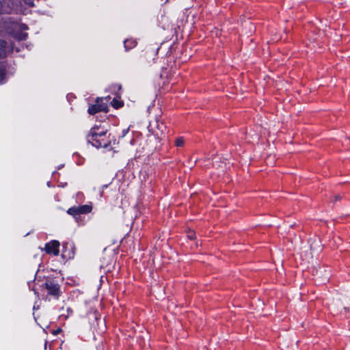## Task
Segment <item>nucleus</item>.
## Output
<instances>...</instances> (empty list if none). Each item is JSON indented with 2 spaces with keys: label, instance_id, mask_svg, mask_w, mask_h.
<instances>
[{
  "label": "nucleus",
  "instance_id": "nucleus-4",
  "mask_svg": "<svg viewBox=\"0 0 350 350\" xmlns=\"http://www.w3.org/2000/svg\"><path fill=\"white\" fill-rule=\"evenodd\" d=\"M109 111V107L106 103L103 102V98L100 97L96 98L95 104L91 105L88 109V112L90 115H95L99 112H105L107 113Z\"/></svg>",
  "mask_w": 350,
  "mask_h": 350
},
{
  "label": "nucleus",
  "instance_id": "nucleus-5",
  "mask_svg": "<svg viewBox=\"0 0 350 350\" xmlns=\"http://www.w3.org/2000/svg\"><path fill=\"white\" fill-rule=\"evenodd\" d=\"M148 131L154 135L159 136V135L164 134L167 132V127L162 122L157 120L150 122L148 126Z\"/></svg>",
  "mask_w": 350,
  "mask_h": 350
},
{
  "label": "nucleus",
  "instance_id": "nucleus-18",
  "mask_svg": "<svg viewBox=\"0 0 350 350\" xmlns=\"http://www.w3.org/2000/svg\"><path fill=\"white\" fill-rule=\"evenodd\" d=\"M20 28L21 30H27L29 29L28 26L25 23H21L20 25Z\"/></svg>",
  "mask_w": 350,
  "mask_h": 350
},
{
  "label": "nucleus",
  "instance_id": "nucleus-7",
  "mask_svg": "<svg viewBox=\"0 0 350 350\" xmlns=\"http://www.w3.org/2000/svg\"><path fill=\"white\" fill-rule=\"evenodd\" d=\"M60 243L57 240H52L44 245V251L47 254L57 256L59 254Z\"/></svg>",
  "mask_w": 350,
  "mask_h": 350
},
{
  "label": "nucleus",
  "instance_id": "nucleus-6",
  "mask_svg": "<svg viewBox=\"0 0 350 350\" xmlns=\"http://www.w3.org/2000/svg\"><path fill=\"white\" fill-rule=\"evenodd\" d=\"M75 255V247L72 243L64 242L62 243V258L68 261L73 259Z\"/></svg>",
  "mask_w": 350,
  "mask_h": 350
},
{
  "label": "nucleus",
  "instance_id": "nucleus-1",
  "mask_svg": "<svg viewBox=\"0 0 350 350\" xmlns=\"http://www.w3.org/2000/svg\"><path fill=\"white\" fill-rule=\"evenodd\" d=\"M42 286L46 291V296L55 300H59L62 295L61 285L55 278H48L45 280Z\"/></svg>",
  "mask_w": 350,
  "mask_h": 350
},
{
  "label": "nucleus",
  "instance_id": "nucleus-21",
  "mask_svg": "<svg viewBox=\"0 0 350 350\" xmlns=\"http://www.w3.org/2000/svg\"><path fill=\"white\" fill-rule=\"evenodd\" d=\"M61 331H62V329H61L60 328H58L57 329H56L55 331H54L53 334H59Z\"/></svg>",
  "mask_w": 350,
  "mask_h": 350
},
{
  "label": "nucleus",
  "instance_id": "nucleus-9",
  "mask_svg": "<svg viewBox=\"0 0 350 350\" xmlns=\"http://www.w3.org/2000/svg\"><path fill=\"white\" fill-rule=\"evenodd\" d=\"M137 44V40L133 38L126 39L124 41V47L126 51H129V50L135 48Z\"/></svg>",
  "mask_w": 350,
  "mask_h": 350
},
{
  "label": "nucleus",
  "instance_id": "nucleus-10",
  "mask_svg": "<svg viewBox=\"0 0 350 350\" xmlns=\"http://www.w3.org/2000/svg\"><path fill=\"white\" fill-rule=\"evenodd\" d=\"M7 42L4 40L0 39V58H4L6 56Z\"/></svg>",
  "mask_w": 350,
  "mask_h": 350
},
{
  "label": "nucleus",
  "instance_id": "nucleus-19",
  "mask_svg": "<svg viewBox=\"0 0 350 350\" xmlns=\"http://www.w3.org/2000/svg\"><path fill=\"white\" fill-rule=\"evenodd\" d=\"M342 196L340 194H336L334 196L335 202L340 201L342 199Z\"/></svg>",
  "mask_w": 350,
  "mask_h": 350
},
{
  "label": "nucleus",
  "instance_id": "nucleus-20",
  "mask_svg": "<svg viewBox=\"0 0 350 350\" xmlns=\"http://www.w3.org/2000/svg\"><path fill=\"white\" fill-rule=\"evenodd\" d=\"M128 131H129V129L122 130V134L121 137H124L125 135L128 133Z\"/></svg>",
  "mask_w": 350,
  "mask_h": 350
},
{
  "label": "nucleus",
  "instance_id": "nucleus-12",
  "mask_svg": "<svg viewBox=\"0 0 350 350\" xmlns=\"http://www.w3.org/2000/svg\"><path fill=\"white\" fill-rule=\"evenodd\" d=\"M6 81V68L3 64H0V85L3 84Z\"/></svg>",
  "mask_w": 350,
  "mask_h": 350
},
{
  "label": "nucleus",
  "instance_id": "nucleus-13",
  "mask_svg": "<svg viewBox=\"0 0 350 350\" xmlns=\"http://www.w3.org/2000/svg\"><path fill=\"white\" fill-rule=\"evenodd\" d=\"M94 133L96 134L105 135H107V130H100V126H94L92 127L90 131L89 134H93Z\"/></svg>",
  "mask_w": 350,
  "mask_h": 350
},
{
  "label": "nucleus",
  "instance_id": "nucleus-15",
  "mask_svg": "<svg viewBox=\"0 0 350 350\" xmlns=\"http://www.w3.org/2000/svg\"><path fill=\"white\" fill-rule=\"evenodd\" d=\"M275 156V154H268L266 157L265 160L267 165H273L274 164Z\"/></svg>",
  "mask_w": 350,
  "mask_h": 350
},
{
  "label": "nucleus",
  "instance_id": "nucleus-17",
  "mask_svg": "<svg viewBox=\"0 0 350 350\" xmlns=\"http://www.w3.org/2000/svg\"><path fill=\"white\" fill-rule=\"evenodd\" d=\"M187 237L190 240H194L196 238L195 231H193V230H189V232H187Z\"/></svg>",
  "mask_w": 350,
  "mask_h": 350
},
{
  "label": "nucleus",
  "instance_id": "nucleus-14",
  "mask_svg": "<svg viewBox=\"0 0 350 350\" xmlns=\"http://www.w3.org/2000/svg\"><path fill=\"white\" fill-rule=\"evenodd\" d=\"M111 105L115 109H119L124 105V103L122 100H117L116 98H113L111 101Z\"/></svg>",
  "mask_w": 350,
  "mask_h": 350
},
{
  "label": "nucleus",
  "instance_id": "nucleus-23",
  "mask_svg": "<svg viewBox=\"0 0 350 350\" xmlns=\"http://www.w3.org/2000/svg\"><path fill=\"white\" fill-rule=\"evenodd\" d=\"M118 89H121V85H118Z\"/></svg>",
  "mask_w": 350,
  "mask_h": 350
},
{
  "label": "nucleus",
  "instance_id": "nucleus-22",
  "mask_svg": "<svg viewBox=\"0 0 350 350\" xmlns=\"http://www.w3.org/2000/svg\"><path fill=\"white\" fill-rule=\"evenodd\" d=\"M64 164H60V165H59L57 166V170H60V169H62V167H64Z\"/></svg>",
  "mask_w": 350,
  "mask_h": 350
},
{
  "label": "nucleus",
  "instance_id": "nucleus-3",
  "mask_svg": "<svg viewBox=\"0 0 350 350\" xmlns=\"http://www.w3.org/2000/svg\"><path fill=\"white\" fill-rule=\"evenodd\" d=\"M92 210V206L88 204L74 206L67 210V213L72 216L78 222L81 215H85L90 213Z\"/></svg>",
  "mask_w": 350,
  "mask_h": 350
},
{
  "label": "nucleus",
  "instance_id": "nucleus-8",
  "mask_svg": "<svg viewBox=\"0 0 350 350\" xmlns=\"http://www.w3.org/2000/svg\"><path fill=\"white\" fill-rule=\"evenodd\" d=\"M14 0H0V14H11L15 9Z\"/></svg>",
  "mask_w": 350,
  "mask_h": 350
},
{
  "label": "nucleus",
  "instance_id": "nucleus-2",
  "mask_svg": "<svg viewBox=\"0 0 350 350\" xmlns=\"http://www.w3.org/2000/svg\"><path fill=\"white\" fill-rule=\"evenodd\" d=\"M88 142L96 148H103L107 151L113 150V153L118 152L113 147L111 146V141L109 137L105 135L89 134L87 137Z\"/></svg>",
  "mask_w": 350,
  "mask_h": 350
},
{
  "label": "nucleus",
  "instance_id": "nucleus-16",
  "mask_svg": "<svg viewBox=\"0 0 350 350\" xmlns=\"http://www.w3.org/2000/svg\"><path fill=\"white\" fill-rule=\"evenodd\" d=\"M185 144V139L183 137H179L175 140V146L176 147H182Z\"/></svg>",
  "mask_w": 350,
  "mask_h": 350
},
{
  "label": "nucleus",
  "instance_id": "nucleus-11",
  "mask_svg": "<svg viewBox=\"0 0 350 350\" xmlns=\"http://www.w3.org/2000/svg\"><path fill=\"white\" fill-rule=\"evenodd\" d=\"M28 37V33L22 31H16L14 33V38L18 41L26 40Z\"/></svg>",
  "mask_w": 350,
  "mask_h": 350
}]
</instances>
